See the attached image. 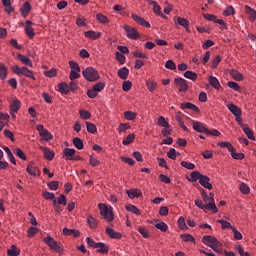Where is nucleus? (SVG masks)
<instances>
[{
	"label": "nucleus",
	"instance_id": "obj_1",
	"mask_svg": "<svg viewBox=\"0 0 256 256\" xmlns=\"http://www.w3.org/2000/svg\"><path fill=\"white\" fill-rule=\"evenodd\" d=\"M202 242L213 251H216V253H223V244L215 236H203Z\"/></svg>",
	"mask_w": 256,
	"mask_h": 256
},
{
	"label": "nucleus",
	"instance_id": "obj_2",
	"mask_svg": "<svg viewBox=\"0 0 256 256\" xmlns=\"http://www.w3.org/2000/svg\"><path fill=\"white\" fill-rule=\"evenodd\" d=\"M11 70L15 73V75H23L24 77H27L28 79H33L35 81V75L33 74L32 70H29L26 66L19 67L17 65L12 66Z\"/></svg>",
	"mask_w": 256,
	"mask_h": 256
},
{
	"label": "nucleus",
	"instance_id": "obj_3",
	"mask_svg": "<svg viewBox=\"0 0 256 256\" xmlns=\"http://www.w3.org/2000/svg\"><path fill=\"white\" fill-rule=\"evenodd\" d=\"M98 208L100 210V215L106 219L109 223L113 221L114 216H113V208L107 207V205L100 203L98 204Z\"/></svg>",
	"mask_w": 256,
	"mask_h": 256
},
{
	"label": "nucleus",
	"instance_id": "obj_4",
	"mask_svg": "<svg viewBox=\"0 0 256 256\" xmlns=\"http://www.w3.org/2000/svg\"><path fill=\"white\" fill-rule=\"evenodd\" d=\"M82 75L84 79H86V81H90V82L99 81V72H97L93 67L86 68L82 72Z\"/></svg>",
	"mask_w": 256,
	"mask_h": 256
},
{
	"label": "nucleus",
	"instance_id": "obj_5",
	"mask_svg": "<svg viewBox=\"0 0 256 256\" xmlns=\"http://www.w3.org/2000/svg\"><path fill=\"white\" fill-rule=\"evenodd\" d=\"M201 197L205 203V205H212L211 208H207L208 211H213V213H217V205H215V198L209 197V194L205 190L201 191Z\"/></svg>",
	"mask_w": 256,
	"mask_h": 256
},
{
	"label": "nucleus",
	"instance_id": "obj_6",
	"mask_svg": "<svg viewBox=\"0 0 256 256\" xmlns=\"http://www.w3.org/2000/svg\"><path fill=\"white\" fill-rule=\"evenodd\" d=\"M36 129L40 137H42L44 141H51V139H53V135H51V132L45 129V127L42 124L37 125Z\"/></svg>",
	"mask_w": 256,
	"mask_h": 256
},
{
	"label": "nucleus",
	"instance_id": "obj_7",
	"mask_svg": "<svg viewBox=\"0 0 256 256\" xmlns=\"http://www.w3.org/2000/svg\"><path fill=\"white\" fill-rule=\"evenodd\" d=\"M124 31L128 39H139V32L137 29L133 28L132 26L126 25L124 26Z\"/></svg>",
	"mask_w": 256,
	"mask_h": 256
},
{
	"label": "nucleus",
	"instance_id": "obj_8",
	"mask_svg": "<svg viewBox=\"0 0 256 256\" xmlns=\"http://www.w3.org/2000/svg\"><path fill=\"white\" fill-rule=\"evenodd\" d=\"M174 83L176 87H179V91L185 93L189 89V84H187V80L183 78H175Z\"/></svg>",
	"mask_w": 256,
	"mask_h": 256
},
{
	"label": "nucleus",
	"instance_id": "obj_9",
	"mask_svg": "<svg viewBox=\"0 0 256 256\" xmlns=\"http://www.w3.org/2000/svg\"><path fill=\"white\" fill-rule=\"evenodd\" d=\"M39 149L40 151H42V153H44V157L45 159H47V161H53V159L55 158L54 151L44 146H40Z\"/></svg>",
	"mask_w": 256,
	"mask_h": 256
},
{
	"label": "nucleus",
	"instance_id": "obj_10",
	"mask_svg": "<svg viewBox=\"0 0 256 256\" xmlns=\"http://www.w3.org/2000/svg\"><path fill=\"white\" fill-rule=\"evenodd\" d=\"M132 19L133 21H135L136 23H138V25H141L142 27H147L149 29V27H151V24L143 19V17L137 15V14H132Z\"/></svg>",
	"mask_w": 256,
	"mask_h": 256
},
{
	"label": "nucleus",
	"instance_id": "obj_11",
	"mask_svg": "<svg viewBox=\"0 0 256 256\" xmlns=\"http://www.w3.org/2000/svg\"><path fill=\"white\" fill-rule=\"evenodd\" d=\"M199 183L202 187L208 189V191H211V189H213V185L211 184V178H209L208 176L203 175Z\"/></svg>",
	"mask_w": 256,
	"mask_h": 256
},
{
	"label": "nucleus",
	"instance_id": "obj_12",
	"mask_svg": "<svg viewBox=\"0 0 256 256\" xmlns=\"http://www.w3.org/2000/svg\"><path fill=\"white\" fill-rule=\"evenodd\" d=\"M193 129L197 131V133H205L207 135L208 128L205 126L204 123L201 122H193Z\"/></svg>",
	"mask_w": 256,
	"mask_h": 256
},
{
	"label": "nucleus",
	"instance_id": "obj_13",
	"mask_svg": "<svg viewBox=\"0 0 256 256\" xmlns=\"http://www.w3.org/2000/svg\"><path fill=\"white\" fill-rule=\"evenodd\" d=\"M64 159H66V161H73V157H75V149L73 148H65L64 151Z\"/></svg>",
	"mask_w": 256,
	"mask_h": 256
},
{
	"label": "nucleus",
	"instance_id": "obj_14",
	"mask_svg": "<svg viewBox=\"0 0 256 256\" xmlns=\"http://www.w3.org/2000/svg\"><path fill=\"white\" fill-rule=\"evenodd\" d=\"M62 231H63V235H66L68 237H79V235H81V232L75 229L63 228Z\"/></svg>",
	"mask_w": 256,
	"mask_h": 256
},
{
	"label": "nucleus",
	"instance_id": "obj_15",
	"mask_svg": "<svg viewBox=\"0 0 256 256\" xmlns=\"http://www.w3.org/2000/svg\"><path fill=\"white\" fill-rule=\"evenodd\" d=\"M96 249H97L96 250L97 253H102V254L109 253V246H107L105 243H102V242H97Z\"/></svg>",
	"mask_w": 256,
	"mask_h": 256
},
{
	"label": "nucleus",
	"instance_id": "obj_16",
	"mask_svg": "<svg viewBox=\"0 0 256 256\" xmlns=\"http://www.w3.org/2000/svg\"><path fill=\"white\" fill-rule=\"evenodd\" d=\"M228 109L232 115L235 117H241V108L237 107L235 104L228 105Z\"/></svg>",
	"mask_w": 256,
	"mask_h": 256
},
{
	"label": "nucleus",
	"instance_id": "obj_17",
	"mask_svg": "<svg viewBox=\"0 0 256 256\" xmlns=\"http://www.w3.org/2000/svg\"><path fill=\"white\" fill-rule=\"evenodd\" d=\"M30 12H31V4L29 2H25L20 9V13L22 17H27V15H29Z\"/></svg>",
	"mask_w": 256,
	"mask_h": 256
},
{
	"label": "nucleus",
	"instance_id": "obj_18",
	"mask_svg": "<svg viewBox=\"0 0 256 256\" xmlns=\"http://www.w3.org/2000/svg\"><path fill=\"white\" fill-rule=\"evenodd\" d=\"M17 59L21 61L23 65H27L28 67H33V61L31 59L27 58L25 55L18 54Z\"/></svg>",
	"mask_w": 256,
	"mask_h": 256
},
{
	"label": "nucleus",
	"instance_id": "obj_19",
	"mask_svg": "<svg viewBox=\"0 0 256 256\" xmlns=\"http://www.w3.org/2000/svg\"><path fill=\"white\" fill-rule=\"evenodd\" d=\"M84 37H87L88 39H92L93 41H95V39H99V37H101V32L96 33L93 30H89L84 32Z\"/></svg>",
	"mask_w": 256,
	"mask_h": 256
},
{
	"label": "nucleus",
	"instance_id": "obj_20",
	"mask_svg": "<svg viewBox=\"0 0 256 256\" xmlns=\"http://www.w3.org/2000/svg\"><path fill=\"white\" fill-rule=\"evenodd\" d=\"M118 77L125 81L129 77V68L122 67L118 70Z\"/></svg>",
	"mask_w": 256,
	"mask_h": 256
},
{
	"label": "nucleus",
	"instance_id": "obj_21",
	"mask_svg": "<svg viewBox=\"0 0 256 256\" xmlns=\"http://www.w3.org/2000/svg\"><path fill=\"white\" fill-rule=\"evenodd\" d=\"M209 83H210L211 87H213L214 89H217V91H219V89H221V83H219V80L217 79V77L210 76Z\"/></svg>",
	"mask_w": 256,
	"mask_h": 256
},
{
	"label": "nucleus",
	"instance_id": "obj_22",
	"mask_svg": "<svg viewBox=\"0 0 256 256\" xmlns=\"http://www.w3.org/2000/svg\"><path fill=\"white\" fill-rule=\"evenodd\" d=\"M245 11L249 17V20L253 23L256 19V11L249 6H245Z\"/></svg>",
	"mask_w": 256,
	"mask_h": 256
},
{
	"label": "nucleus",
	"instance_id": "obj_23",
	"mask_svg": "<svg viewBox=\"0 0 256 256\" xmlns=\"http://www.w3.org/2000/svg\"><path fill=\"white\" fill-rule=\"evenodd\" d=\"M129 199H135V197H141L142 193L139 189H131L127 191Z\"/></svg>",
	"mask_w": 256,
	"mask_h": 256
},
{
	"label": "nucleus",
	"instance_id": "obj_24",
	"mask_svg": "<svg viewBox=\"0 0 256 256\" xmlns=\"http://www.w3.org/2000/svg\"><path fill=\"white\" fill-rule=\"evenodd\" d=\"M106 233L111 239H121V233L115 232L112 228H107Z\"/></svg>",
	"mask_w": 256,
	"mask_h": 256
},
{
	"label": "nucleus",
	"instance_id": "obj_25",
	"mask_svg": "<svg viewBox=\"0 0 256 256\" xmlns=\"http://www.w3.org/2000/svg\"><path fill=\"white\" fill-rule=\"evenodd\" d=\"M26 171L29 175H33L34 177L39 175V168H37V166H33V164H29Z\"/></svg>",
	"mask_w": 256,
	"mask_h": 256
},
{
	"label": "nucleus",
	"instance_id": "obj_26",
	"mask_svg": "<svg viewBox=\"0 0 256 256\" xmlns=\"http://www.w3.org/2000/svg\"><path fill=\"white\" fill-rule=\"evenodd\" d=\"M58 91H60V93H63L64 95H68L69 93V84L65 83V82H61L58 84Z\"/></svg>",
	"mask_w": 256,
	"mask_h": 256
},
{
	"label": "nucleus",
	"instance_id": "obj_27",
	"mask_svg": "<svg viewBox=\"0 0 256 256\" xmlns=\"http://www.w3.org/2000/svg\"><path fill=\"white\" fill-rule=\"evenodd\" d=\"M178 25H181V27H185L186 31L189 33L191 30L189 29V21L185 18L178 17L177 18Z\"/></svg>",
	"mask_w": 256,
	"mask_h": 256
},
{
	"label": "nucleus",
	"instance_id": "obj_28",
	"mask_svg": "<svg viewBox=\"0 0 256 256\" xmlns=\"http://www.w3.org/2000/svg\"><path fill=\"white\" fill-rule=\"evenodd\" d=\"M203 174H200L199 171L191 172V179H188L191 183H195L196 181H201Z\"/></svg>",
	"mask_w": 256,
	"mask_h": 256
},
{
	"label": "nucleus",
	"instance_id": "obj_29",
	"mask_svg": "<svg viewBox=\"0 0 256 256\" xmlns=\"http://www.w3.org/2000/svg\"><path fill=\"white\" fill-rule=\"evenodd\" d=\"M19 109H21V101H19V100H13V101L10 103V111L17 113V111H19Z\"/></svg>",
	"mask_w": 256,
	"mask_h": 256
},
{
	"label": "nucleus",
	"instance_id": "obj_30",
	"mask_svg": "<svg viewBox=\"0 0 256 256\" xmlns=\"http://www.w3.org/2000/svg\"><path fill=\"white\" fill-rule=\"evenodd\" d=\"M126 211H129L130 213H134V215H141V210L137 208V206L129 204L125 206Z\"/></svg>",
	"mask_w": 256,
	"mask_h": 256
},
{
	"label": "nucleus",
	"instance_id": "obj_31",
	"mask_svg": "<svg viewBox=\"0 0 256 256\" xmlns=\"http://www.w3.org/2000/svg\"><path fill=\"white\" fill-rule=\"evenodd\" d=\"M196 207L199 209H202L203 211H207V208H212L213 205L211 204H204L202 200H195L194 201Z\"/></svg>",
	"mask_w": 256,
	"mask_h": 256
},
{
	"label": "nucleus",
	"instance_id": "obj_32",
	"mask_svg": "<svg viewBox=\"0 0 256 256\" xmlns=\"http://www.w3.org/2000/svg\"><path fill=\"white\" fill-rule=\"evenodd\" d=\"M230 75L233 78L234 81H243V74H241L237 70H231Z\"/></svg>",
	"mask_w": 256,
	"mask_h": 256
},
{
	"label": "nucleus",
	"instance_id": "obj_33",
	"mask_svg": "<svg viewBox=\"0 0 256 256\" xmlns=\"http://www.w3.org/2000/svg\"><path fill=\"white\" fill-rule=\"evenodd\" d=\"M43 241L44 243H46V245H48V247H50V249H52V247H55V245L57 244V241H55V239H53V237L49 235L43 238Z\"/></svg>",
	"mask_w": 256,
	"mask_h": 256
},
{
	"label": "nucleus",
	"instance_id": "obj_34",
	"mask_svg": "<svg viewBox=\"0 0 256 256\" xmlns=\"http://www.w3.org/2000/svg\"><path fill=\"white\" fill-rule=\"evenodd\" d=\"M87 223L90 229H97L98 222H97V219H95L93 216H88Z\"/></svg>",
	"mask_w": 256,
	"mask_h": 256
},
{
	"label": "nucleus",
	"instance_id": "obj_35",
	"mask_svg": "<svg viewBox=\"0 0 256 256\" xmlns=\"http://www.w3.org/2000/svg\"><path fill=\"white\" fill-rule=\"evenodd\" d=\"M184 77L185 79H190V81H197V73L190 70L184 73Z\"/></svg>",
	"mask_w": 256,
	"mask_h": 256
},
{
	"label": "nucleus",
	"instance_id": "obj_36",
	"mask_svg": "<svg viewBox=\"0 0 256 256\" xmlns=\"http://www.w3.org/2000/svg\"><path fill=\"white\" fill-rule=\"evenodd\" d=\"M73 145L74 147H76V149H79V151H81V149L85 147V145L83 144V140H81V138L79 137L73 139Z\"/></svg>",
	"mask_w": 256,
	"mask_h": 256
},
{
	"label": "nucleus",
	"instance_id": "obj_37",
	"mask_svg": "<svg viewBox=\"0 0 256 256\" xmlns=\"http://www.w3.org/2000/svg\"><path fill=\"white\" fill-rule=\"evenodd\" d=\"M243 132L245 133V135H247L248 139H250L251 141H255V135L253 134V130H251V128L245 126L243 127Z\"/></svg>",
	"mask_w": 256,
	"mask_h": 256
},
{
	"label": "nucleus",
	"instance_id": "obj_38",
	"mask_svg": "<svg viewBox=\"0 0 256 256\" xmlns=\"http://www.w3.org/2000/svg\"><path fill=\"white\" fill-rule=\"evenodd\" d=\"M239 189H240L241 193H243V195H249V193H251V188H249V185H247L244 182H242L240 184Z\"/></svg>",
	"mask_w": 256,
	"mask_h": 256
},
{
	"label": "nucleus",
	"instance_id": "obj_39",
	"mask_svg": "<svg viewBox=\"0 0 256 256\" xmlns=\"http://www.w3.org/2000/svg\"><path fill=\"white\" fill-rule=\"evenodd\" d=\"M134 141H135V134L131 133L122 141V145H131V143H133Z\"/></svg>",
	"mask_w": 256,
	"mask_h": 256
},
{
	"label": "nucleus",
	"instance_id": "obj_40",
	"mask_svg": "<svg viewBox=\"0 0 256 256\" xmlns=\"http://www.w3.org/2000/svg\"><path fill=\"white\" fill-rule=\"evenodd\" d=\"M124 117L127 119V121H134V119H137V113L132 111H126L124 112Z\"/></svg>",
	"mask_w": 256,
	"mask_h": 256
},
{
	"label": "nucleus",
	"instance_id": "obj_41",
	"mask_svg": "<svg viewBox=\"0 0 256 256\" xmlns=\"http://www.w3.org/2000/svg\"><path fill=\"white\" fill-rule=\"evenodd\" d=\"M230 153H231L232 159H236L238 161H241V160L245 159V154L235 152L234 148Z\"/></svg>",
	"mask_w": 256,
	"mask_h": 256
},
{
	"label": "nucleus",
	"instance_id": "obj_42",
	"mask_svg": "<svg viewBox=\"0 0 256 256\" xmlns=\"http://www.w3.org/2000/svg\"><path fill=\"white\" fill-rule=\"evenodd\" d=\"M176 121L179 125V127H181V129H183V131L189 132V129L187 128V126H185V122H183V118H181V116H179V114L176 115Z\"/></svg>",
	"mask_w": 256,
	"mask_h": 256
},
{
	"label": "nucleus",
	"instance_id": "obj_43",
	"mask_svg": "<svg viewBox=\"0 0 256 256\" xmlns=\"http://www.w3.org/2000/svg\"><path fill=\"white\" fill-rule=\"evenodd\" d=\"M158 125L159 127H164V129H169V122L163 116L158 118Z\"/></svg>",
	"mask_w": 256,
	"mask_h": 256
},
{
	"label": "nucleus",
	"instance_id": "obj_44",
	"mask_svg": "<svg viewBox=\"0 0 256 256\" xmlns=\"http://www.w3.org/2000/svg\"><path fill=\"white\" fill-rule=\"evenodd\" d=\"M86 129L88 133H92V134L97 133V126H95V124L91 122H86Z\"/></svg>",
	"mask_w": 256,
	"mask_h": 256
},
{
	"label": "nucleus",
	"instance_id": "obj_45",
	"mask_svg": "<svg viewBox=\"0 0 256 256\" xmlns=\"http://www.w3.org/2000/svg\"><path fill=\"white\" fill-rule=\"evenodd\" d=\"M21 253V251H19V249H17L15 247V245H13L8 251H7V255L8 256H19V254Z\"/></svg>",
	"mask_w": 256,
	"mask_h": 256
},
{
	"label": "nucleus",
	"instance_id": "obj_46",
	"mask_svg": "<svg viewBox=\"0 0 256 256\" xmlns=\"http://www.w3.org/2000/svg\"><path fill=\"white\" fill-rule=\"evenodd\" d=\"M156 229H159L162 231V233H167V230L169 229V226L165 224V222H160L155 224Z\"/></svg>",
	"mask_w": 256,
	"mask_h": 256
},
{
	"label": "nucleus",
	"instance_id": "obj_47",
	"mask_svg": "<svg viewBox=\"0 0 256 256\" xmlns=\"http://www.w3.org/2000/svg\"><path fill=\"white\" fill-rule=\"evenodd\" d=\"M25 33L29 39H33L35 37V31L31 26H25Z\"/></svg>",
	"mask_w": 256,
	"mask_h": 256
},
{
	"label": "nucleus",
	"instance_id": "obj_48",
	"mask_svg": "<svg viewBox=\"0 0 256 256\" xmlns=\"http://www.w3.org/2000/svg\"><path fill=\"white\" fill-rule=\"evenodd\" d=\"M181 239L185 242V243H189V241L191 243H195V238L191 235V234H183L181 235Z\"/></svg>",
	"mask_w": 256,
	"mask_h": 256
},
{
	"label": "nucleus",
	"instance_id": "obj_49",
	"mask_svg": "<svg viewBox=\"0 0 256 256\" xmlns=\"http://www.w3.org/2000/svg\"><path fill=\"white\" fill-rule=\"evenodd\" d=\"M96 19H97V21H99V23H103L104 25L106 23H109V18H107V16H105L101 13L96 15Z\"/></svg>",
	"mask_w": 256,
	"mask_h": 256
},
{
	"label": "nucleus",
	"instance_id": "obj_50",
	"mask_svg": "<svg viewBox=\"0 0 256 256\" xmlns=\"http://www.w3.org/2000/svg\"><path fill=\"white\" fill-rule=\"evenodd\" d=\"M94 91H96L97 93H101L102 90L105 89V83L103 82H98L97 84H95L92 88Z\"/></svg>",
	"mask_w": 256,
	"mask_h": 256
},
{
	"label": "nucleus",
	"instance_id": "obj_51",
	"mask_svg": "<svg viewBox=\"0 0 256 256\" xmlns=\"http://www.w3.org/2000/svg\"><path fill=\"white\" fill-rule=\"evenodd\" d=\"M0 79H2V81L7 79V67H5V65H0Z\"/></svg>",
	"mask_w": 256,
	"mask_h": 256
},
{
	"label": "nucleus",
	"instance_id": "obj_52",
	"mask_svg": "<svg viewBox=\"0 0 256 256\" xmlns=\"http://www.w3.org/2000/svg\"><path fill=\"white\" fill-rule=\"evenodd\" d=\"M181 167H185V169H189L190 171H193L195 169V164L187 161H182L180 163Z\"/></svg>",
	"mask_w": 256,
	"mask_h": 256
},
{
	"label": "nucleus",
	"instance_id": "obj_53",
	"mask_svg": "<svg viewBox=\"0 0 256 256\" xmlns=\"http://www.w3.org/2000/svg\"><path fill=\"white\" fill-rule=\"evenodd\" d=\"M128 129H131V125L127 123H121L118 127V133H125Z\"/></svg>",
	"mask_w": 256,
	"mask_h": 256
},
{
	"label": "nucleus",
	"instance_id": "obj_54",
	"mask_svg": "<svg viewBox=\"0 0 256 256\" xmlns=\"http://www.w3.org/2000/svg\"><path fill=\"white\" fill-rule=\"evenodd\" d=\"M166 69H170V71H175L177 69V65H175V62L173 60H168L165 63Z\"/></svg>",
	"mask_w": 256,
	"mask_h": 256
},
{
	"label": "nucleus",
	"instance_id": "obj_55",
	"mask_svg": "<svg viewBox=\"0 0 256 256\" xmlns=\"http://www.w3.org/2000/svg\"><path fill=\"white\" fill-rule=\"evenodd\" d=\"M167 157L172 159V161H175V159H177V150H175V148L170 149L167 152Z\"/></svg>",
	"mask_w": 256,
	"mask_h": 256
},
{
	"label": "nucleus",
	"instance_id": "obj_56",
	"mask_svg": "<svg viewBox=\"0 0 256 256\" xmlns=\"http://www.w3.org/2000/svg\"><path fill=\"white\" fill-rule=\"evenodd\" d=\"M79 113H80L81 119H84L86 121H87V119H91V112L86 111V110H80Z\"/></svg>",
	"mask_w": 256,
	"mask_h": 256
},
{
	"label": "nucleus",
	"instance_id": "obj_57",
	"mask_svg": "<svg viewBox=\"0 0 256 256\" xmlns=\"http://www.w3.org/2000/svg\"><path fill=\"white\" fill-rule=\"evenodd\" d=\"M42 197H44V199L48 200V201H53V199H55V194L45 191L42 193Z\"/></svg>",
	"mask_w": 256,
	"mask_h": 256
},
{
	"label": "nucleus",
	"instance_id": "obj_58",
	"mask_svg": "<svg viewBox=\"0 0 256 256\" xmlns=\"http://www.w3.org/2000/svg\"><path fill=\"white\" fill-rule=\"evenodd\" d=\"M217 223H220L222 229H231V227H233V226L231 225V223H229V222H227V221H225V220H223V219L217 220Z\"/></svg>",
	"mask_w": 256,
	"mask_h": 256
},
{
	"label": "nucleus",
	"instance_id": "obj_59",
	"mask_svg": "<svg viewBox=\"0 0 256 256\" xmlns=\"http://www.w3.org/2000/svg\"><path fill=\"white\" fill-rule=\"evenodd\" d=\"M219 147H222L224 149H228V151L231 153V151H233V145L229 142H221L219 143Z\"/></svg>",
	"mask_w": 256,
	"mask_h": 256
},
{
	"label": "nucleus",
	"instance_id": "obj_60",
	"mask_svg": "<svg viewBox=\"0 0 256 256\" xmlns=\"http://www.w3.org/2000/svg\"><path fill=\"white\" fill-rule=\"evenodd\" d=\"M28 233V237H34L35 235H37V233H39V228L37 227H30L27 231Z\"/></svg>",
	"mask_w": 256,
	"mask_h": 256
},
{
	"label": "nucleus",
	"instance_id": "obj_61",
	"mask_svg": "<svg viewBox=\"0 0 256 256\" xmlns=\"http://www.w3.org/2000/svg\"><path fill=\"white\" fill-rule=\"evenodd\" d=\"M47 186L52 191H57V189H59V182L58 181H51V182H48Z\"/></svg>",
	"mask_w": 256,
	"mask_h": 256
},
{
	"label": "nucleus",
	"instance_id": "obj_62",
	"mask_svg": "<svg viewBox=\"0 0 256 256\" xmlns=\"http://www.w3.org/2000/svg\"><path fill=\"white\" fill-rule=\"evenodd\" d=\"M70 65V69H72L71 71H78L81 72V67H79V64L75 61H70L69 62Z\"/></svg>",
	"mask_w": 256,
	"mask_h": 256
},
{
	"label": "nucleus",
	"instance_id": "obj_63",
	"mask_svg": "<svg viewBox=\"0 0 256 256\" xmlns=\"http://www.w3.org/2000/svg\"><path fill=\"white\" fill-rule=\"evenodd\" d=\"M117 61H119L120 65H125L126 57L121 54V52H116Z\"/></svg>",
	"mask_w": 256,
	"mask_h": 256
},
{
	"label": "nucleus",
	"instance_id": "obj_64",
	"mask_svg": "<svg viewBox=\"0 0 256 256\" xmlns=\"http://www.w3.org/2000/svg\"><path fill=\"white\" fill-rule=\"evenodd\" d=\"M131 87H133V84L131 83V81H124L122 84V89L123 91H131Z\"/></svg>",
	"mask_w": 256,
	"mask_h": 256
}]
</instances>
